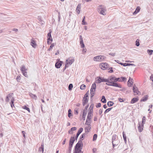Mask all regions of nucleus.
<instances>
[{"label": "nucleus", "instance_id": "1", "mask_svg": "<svg viewBox=\"0 0 153 153\" xmlns=\"http://www.w3.org/2000/svg\"><path fill=\"white\" fill-rule=\"evenodd\" d=\"M97 10L100 14L103 15H106V10L104 6L102 5L99 6L97 8Z\"/></svg>", "mask_w": 153, "mask_h": 153}, {"label": "nucleus", "instance_id": "2", "mask_svg": "<svg viewBox=\"0 0 153 153\" xmlns=\"http://www.w3.org/2000/svg\"><path fill=\"white\" fill-rule=\"evenodd\" d=\"M105 58V57L104 56H97L93 58V60L95 61L101 62L103 61Z\"/></svg>", "mask_w": 153, "mask_h": 153}, {"label": "nucleus", "instance_id": "3", "mask_svg": "<svg viewBox=\"0 0 153 153\" xmlns=\"http://www.w3.org/2000/svg\"><path fill=\"white\" fill-rule=\"evenodd\" d=\"M108 82L106 79H105L103 77L99 76L95 79V82L97 83H100L101 82Z\"/></svg>", "mask_w": 153, "mask_h": 153}, {"label": "nucleus", "instance_id": "4", "mask_svg": "<svg viewBox=\"0 0 153 153\" xmlns=\"http://www.w3.org/2000/svg\"><path fill=\"white\" fill-rule=\"evenodd\" d=\"M117 82H109L111 84H107L106 85L108 86H113L115 87H119L120 88H122V87L120 84L116 83Z\"/></svg>", "mask_w": 153, "mask_h": 153}, {"label": "nucleus", "instance_id": "5", "mask_svg": "<svg viewBox=\"0 0 153 153\" xmlns=\"http://www.w3.org/2000/svg\"><path fill=\"white\" fill-rule=\"evenodd\" d=\"M74 59L73 57H70L66 61L65 64L67 65H71L74 62Z\"/></svg>", "mask_w": 153, "mask_h": 153}, {"label": "nucleus", "instance_id": "6", "mask_svg": "<svg viewBox=\"0 0 153 153\" xmlns=\"http://www.w3.org/2000/svg\"><path fill=\"white\" fill-rule=\"evenodd\" d=\"M89 106V105H88L87 106H86L85 109L83 111V114H82V119L83 120H85V116L86 115L87 113V111L88 110V108Z\"/></svg>", "mask_w": 153, "mask_h": 153}, {"label": "nucleus", "instance_id": "7", "mask_svg": "<svg viewBox=\"0 0 153 153\" xmlns=\"http://www.w3.org/2000/svg\"><path fill=\"white\" fill-rule=\"evenodd\" d=\"M116 77L115 76H109L108 79H107L108 81V82H106V83L105 84L106 85V84H108V83H109V84H111L110 83H109V82H115V80L116 79Z\"/></svg>", "mask_w": 153, "mask_h": 153}, {"label": "nucleus", "instance_id": "8", "mask_svg": "<svg viewBox=\"0 0 153 153\" xmlns=\"http://www.w3.org/2000/svg\"><path fill=\"white\" fill-rule=\"evenodd\" d=\"M126 78L124 77H120L116 78L115 80V82L119 81V82H122L126 81Z\"/></svg>", "mask_w": 153, "mask_h": 153}, {"label": "nucleus", "instance_id": "9", "mask_svg": "<svg viewBox=\"0 0 153 153\" xmlns=\"http://www.w3.org/2000/svg\"><path fill=\"white\" fill-rule=\"evenodd\" d=\"M133 92L136 94H139V93H140V92L138 91V88L135 85H134L133 86Z\"/></svg>", "mask_w": 153, "mask_h": 153}, {"label": "nucleus", "instance_id": "10", "mask_svg": "<svg viewBox=\"0 0 153 153\" xmlns=\"http://www.w3.org/2000/svg\"><path fill=\"white\" fill-rule=\"evenodd\" d=\"M58 61H57V62L55 64V67L57 68H59L63 64V62L62 61H59V59H58Z\"/></svg>", "mask_w": 153, "mask_h": 153}, {"label": "nucleus", "instance_id": "11", "mask_svg": "<svg viewBox=\"0 0 153 153\" xmlns=\"http://www.w3.org/2000/svg\"><path fill=\"white\" fill-rule=\"evenodd\" d=\"M100 65L101 67V69L103 70L109 67V65L107 63H102Z\"/></svg>", "mask_w": 153, "mask_h": 153}, {"label": "nucleus", "instance_id": "12", "mask_svg": "<svg viewBox=\"0 0 153 153\" xmlns=\"http://www.w3.org/2000/svg\"><path fill=\"white\" fill-rule=\"evenodd\" d=\"M74 137H71L69 141V146H73V144L74 142V141L76 139L74 138Z\"/></svg>", "mask_w": 153, "mask_h": 153}, {"label": "nucleus", "instance_id": "13", "mask_svg": "<svg viewBox=\"0 0 153 153\" xmlns=\"http://www.w3.org/2000/svg\"><path fill=\"white\" fill-rule=\"evenodd\" d=\"M83 131V128H79V130L78 131V132L77 133H76V135L75 137L74 138L75 139H76V140H77L78 136L79 135V134L82 133V132Z\"/></svg>", "mask_w": 153, "mask_h": 153}, {"label": "nucleus", "instance_id": "14", "mask_svg": "<svg viewBox=\"0 0 153 153\" xmlns=\"http://www.w3.org/2000/svg\"><path fill=\"white\" fill-rule=\"evenodd\" d=\"M83 146V143L81 140H80L76 144L75 147L77 148H80L81 147H82Z\"/></svg>", "mask_w": 153, "mask_h": 153}, {"label": "nucleus", "instance_id": "15", "mask_svg": "<svg viewBox=\"0 0 153 153\" xmlns=\"http://www.w3.org/2000/svg\"><path fill=\"white\" fill-rule=\"evenodd\" d=\"M95 83L96 82H95L93 83L90 89V91L91 92H95L96 88Z\"/></svg>", "mask_w": 153, "mask_h": 153}, {"label": "nucleus", "instance_id": "16", "mask_svg": "<svg viewBox=\"0 0 153 153\" xmlns=\"http://www.w3.org/2000/svg\"><path fill=\"white\" fill-rule=\"evenodd\" d=\"M127 83L128 87H131L133 83V79L130 77H129Z\"/></svg>", "mask_w": 153, "mask_h": 153}, {"label": "nucleus", "instance_id": "17", "mask_svg": "<svg viewBox=\"0 0 153 153\" xmlns=\"http://www.w3.org/2000/svg\"><path fill=\"white\" fill-rule=\"evenodd\" d=\"M30 45L34 48H35L36 46V41L33 40V39L31 40Z\"/></svg>", "mask_w": 153, "mask_h": 153}, {"label": "nucleus", "instance_id": "18", "mask_svg": "<svg viewBox=\"0 0 153 153\" xmlns=\"http://www.w3.org/2000/svg\"><path fill=\"white\" fill-rule=\"evenodd\" d=\"M139 125L138 127V128L139 131L140 132L142 131L143 129L144 125L142 124L141 125H140L139 123Z\"/></svg>", "mask_w": 153, "mask_h": 153}, {"label": "nucleus", "instance_id": "19", "mask_svg": "<svg viewBox=\"0 0 153 153\" xmlns=\"http://www.w3.org/2000/svg\"><path fill=\"white\" fill-rule=\"evenodd\" d=\"M44 144L43 143H42L41 146L39 147V151L41 152L42 151V153H44Z\"/></svg>", "mask_w": 153, "mask_h": 153}, {"label": "nucleus", "instance_id": "20", "mask_svg": "<svg viewBox=\"0 0 153 153\" xmlns=\"http://www.w3.org/2000/svg\"><path fill=\"white\" fill-rule=\"evenodd\" d=\"M88 101V98H84V97L83 98L82 100V105L84 106L86 103H87Z\"/></svg>", "mask_w": 153, "mask_h": 153}, {"label": "nucleus", "instance_id": "21", "mask_svg": "<svg viewBox=\"0 0 153 153\" xmlns=\"http://www.w3.org/2000/svg\"><path fill=\"white\" fill-rule=\"evenodd\" d=\"M81 8V4H79L77 6L76 8V12L78 14H79L80 13V9Z\"/></svg>", "mask_w": 153, "mask_h": 153}, {"label": "nucleus", "instance_id": "22", "mask_svg": "<svg viewBox=\"0 0 153 153\" xmlns=\"http://www.w3.org/2000/svg\"><path fill=\"white\" fill-rule=\"evenodd\" d=\"M27 69L26 68L25 66L24 65H22L21 66L20 68V70L21 72L26 71H27Z\"/></svg>", "mask_w": 153, "mask_h": 153}, {"label": "nucleus", "instance_id": "23", "mask_svg": "<svg viewBox=\"0 0 153 153\" xmlns=\"http://www.w3.org/2000/svg\"><path fill=\"white\" fill-rule=\"evenodd\" d=\"M113 143H112L113 145V147L114 148L116 146H117L118 145L119 143V140H114V142H113Z\"/></svg>", "mask_w": 153, "mask_h": 153}, {"label": "nucleus", "instance_id": "24", "mask_svg": "<svg viewBox=\"0 0 153 153\" xmlns=\"http://www.w3.org/2000/svg\"><path fill=\"white\" fill-rule=\"evenodd\" d=\"M148 95H146L141 99L140 102H145L148 99Z\"/></svg>", "mask_w": 153, "mask_h": 153}, {"label": "nucleus", "instance_id": "25", "mask_svg": "<svg viewBox=\"0 0 153 153\" xmlns=\"http://www.w3.org/2000/svg\"><path fill=\"white\" fill-rule=\"evenodd\" d=\"M138 100V98L134 97L132 99L131 103V104L137 102Z\"/></svg>", "mask_w": 153, "mask_h": 153}, {"label": "nucleus", "instance_id": "26", "mask_svg": "<svg viewBox=\"0 0 153 153\" xmlns=\"http://www.w3.org/2000/svg\"><path fill=\"white\" fill-rule=\"evenodd\" d=\"M118 137L115 134H114L113 135L112 139V143H113V142H114V140H118Z\"/></svg>", "mask_w": 153, "mask_h": 153}, {"label": "nucleus", "instance_id": "27", "mask_svg": "<svg viewBox=\"0 0 153 153\" xmlns=\"http://www.w3.org/2000/svg\"><path fill=\"white\" fill-rule=\"evenodd\" d=\"M14 100L11 99V101L10 102V104L11 108H12L13 110H14L15 108V107L14 105Z\"/></svg>", "mask_w": 153, "mask_h": 153}, {"label": "nucleus", "instance_id": "28", "mask_svg": "<svg viewBox=\"0 0 153 153\" xmlns=\"http://www.w3.org/2000/svg\"><path fill=\"white\" fill-rule=\"evenodd\" d=\"M91 129V126H88L87 127H86L85 128V132L86 133L90 131V130Z\"/></svg>", "mask_w": 153, "mask_h": 153}, {"label": "nucleus", "instance_id": "29", "mask_svg": "<svg viewBox=\"0 0 153 153\" xmlns=\"http://www.w3.org/2000/svg\"><path fill=\"white\" fill-rule=\"evenodd\" d=\"M29 95L31 97L35 100H36L37 98V97L36 95L34 94L31 93H29Z\"/></svg>", "mask_w": 153, "mask_h": 153}, {"label": "nucleus", "instance_id": "30", "mask_svg": "<svg viewBox=\"0 0 153 153\" xmlns=\"http://www.w3.org/2000/svg\"><path fill=\"white\" fill-rule=\"evenodd\" d=\"M102 98L101 100V101L103 103H105L106 102V100L105 97L104 96H102Z\"/></svg>", "mask_w": 153, "mask_h": 153}, {"label": "nucleus", "instance_id": "31", "mask_svg": "<svg viewBox=\"0 0 153 153\" xmlns=\"http://www.w3.org/2000/svg\"><path fill=\"white\" fill-rule=\"evenodd\" d=\"M123 138L125 143H126L127 141V137L125 132L123 131Z\"/></svg>", "mask_w": 153, "mask_h": 153}, {"label": "nucleus", "instance_id": "32", "mask_svg": "<svg viewBox=\"0 0 153 153\" xmlns=\"http://www.w3.org/2000/svg\"><path fill=\"white\" fill-rule=\"evenodd\" d=\"M114 104V102L111 101H109L107 103V105L108 107H111Z\"/></svg>", "mask_w": 153, "mask_h": 153}, {"label": "nucleus", "instance_id": "33", "mask_svg": "<svg viewBox=\"0 0 153 153\" xmlns=\"http://www.w3.org/2000/svg\"><path fill=\"white\" fill-rule=\"evenodd\" d=\"M72 116V114L71 113V109H69L68 110V117L70 118Z\"/></svg>", "mask_w": 153, "mask_h": 153}, {"label": "nucleus", "instance_id": "34", "mask_svg": "<svg viewBox=\"0 0 153 153\" xmlns=\"http://www.w3.org/2000/svg\"><path fill=\"white\" fill-rule=\"evenodd\" d=\"M53 40L52 38H48L47 39V43L48 45L51 44V42H52Z\"/></svg>", "mask_w": 153, "mask_h": 153}, {"label": "nucleus", "instance_id": "35", "mask_svg": "<svg viewBox=\"0 0 153 153\" xmlns=\"http://www.w3.org/2000/svg\"><path fill=\"white\" fill-rule=\"evenodd\" d=\"M13 94V93L12 94H9L6 97V99L5 101L7 102H8L9 101V97H10L11 96V95Z\"/></svg>", "mask_w": 153, "mask_h": 153}, {"label": "nucleus", "instance_id": "36", "mask_svg": "<svg viewBox=\"0 0 153 153\" xmlns=\"http://www.w3.org/2000/svg\"><path fill=\"white\" fill-rule=\"evenodd\" d=\"M80 44L81 48H83L85 47V45L83 43V40L80 41Z\"/></svg>", "mask_w": 153, "mask_h": 153}, {"label": "nucleus", "instance_id": "37", "mask_svg": "<svg viewBox=\"0 0 153 153\" xmlns=\"http://www.w3.org/2000/svg\"><path fill=\"white\" fill-rule=\"evenodd\" d=\"M22 108L25 109H26V110H27V111L29 112H30V109H29V108L28 107H27V106H26V105H24V106L23 107H22Z\"/></svg>", "mask_w": 153, "mask_h": 153}, {"label": "nucleus", "instance_id": "38", "mask_svg": "<svg viewBox=\"0 0 153 153\" xmlns=\"http://www.w3.org/2000/svg\"><path fill=\"white\" fill-rule=\"evenodd\" d=\"M113 108V107L108 108L106 109L104 112V114H105L111 111Z\"/></svg>", "mask_w": 153, "mask_h": 153}, {"label": "nucleus", "instance_id": "39", "mask_svg": "<svg viewBox=\"0 0 153 153\" xmlns=\"http://www.w3.org/2000/svg\"><path fill=\"white\" fill-rule=\"evenodd\" d=\"M147 52L148 54L151 55L152 54L153 52V50H148Z\"/></svg>", "mask_w": 153, "mask_h": 153}, {"label": "nucleus", "instance_id": "40", "mask_svg": "<svg viewBox=\"0 0 153 153\" xmlns=\"http://www.w3.org/2000/svg\"><path fill=\"white\" fill-rule=\"evenodd\" d=\"M55 46V44L54 43H53L51 44L50 48L48 49L49 51H50L51 50L52 48Z\"/></svg>", "mask_w": 153, "mask_h": 153}, {"label": "nucleus", "instance_id": "41", "mask_svg": "<svg viewBox=\"0 0 153 153\" xmlns=\"http://www.w3.org/2000/svg\"><path fill=\"white\" fill-rule=\"evenodd\" d=\"M73 87V85L72 84H70L68 86V90L69 91H71Z\"/></svg>", "mask_w": 153, "mask_h": 153}, {"label": "nucleus", "instance_id": "42", "mask_svg": "<svg viewBox=\"0 0 153 153\" xmlns=\"http://www.w3.org/2000/svg\"><path fill=\"white\" fill-rule=\"evenodd\" d=\"M85 133H84L82 134L80 136V139L81 140H82L84 139V138L85 137Z\"/></svg>", "mask_w": 153, "mask_h": 153}, {"label": "nucleus", "instance_id": "43", "mask_svg": "<svg viewBox=\"0 0 153 153\" xmlns=\"http://www.w3.org/2000/svg\"><path fill=\"white\" fill-rule=\"evenodd\" d=\"M86 87V86L85 85L82 84L81 85L80 87V89L81 90H84Z\"/></svg>", "mask_w": 153, "mask_h": 153}, {"label": "nucleus", "instance_id": "44", "mask_svg": "<svg viewBox=\"0 0 153 153\" xmlns=\"http://www.w3.org/2000/svg\"><path fill=\"white\" fill-rule=\"evenodd\" d=\"M146 120V118L145 116L143 117L142 120V124L143 125L145 124Z\"/></svg>", "mask_w": 153, "mask_h": 153}, {"label": "nucleus", "instance_id": "45", "mask_svg": "<svg viewBox=\"0 0 153 153\" xmlns=\"http://www.w3.org/2000/svg\"><path fill=\"white\" fill-rule=\"evenodd\" d=\"M22 72L24 76L27 77H28V76L27 74V72L26 71Z\"/></svg>", "mask_w": 153, "mask_h": 153}, {"label": "nucleus", "instance_id": "46", "mask_svg": "<svg viewBox=\"0 0 153 153\" xmlns=\"http://www.w3.org/2000/svg\"><path fill=\"white\" fill-rule=\"evenodd\" d=\"M97 134H94V136H93V141H94L96 140L97 139Z\"/></svg>", "mask_w": 153, "mask_h": 153}, {"label": "nucleus", "instance_id": "47", "mask_svg": "<svg viewBox=\"0 0 153 153\" xmlns=\"http://www.w3.org/2000/svg\"><path fill=\"white\" fill-rule=\"evenodd\" d=\"M52 31L51 30H49V32L48 33V38H52V36H51V33Z\"/></svg>", "mask_w": 153, "mask_h": 153}, {"label": "nucleus", "instance_id": "48", "mask_svg": "<svg viewBox=\"0 0 153 153\" xmlns=\"http://www.w3.org/2000/svg\"><path fill=\"white\" fill-rule=\"evenodd\" d=\"M136 45L137 46H138L140 45V43L139 42V40L138 39H137L136 41Z\"/></svg>", "mask_w": 153, "mask_h": 153}, {"label": "nucleus", "instance_id": "49", "mask_svg": "<svg viewBox=\"0 0 153 153\" xmlns=\"http://www.w3.org/2000/svg\"><path fill=\"white\" fill-rule=\"evenodd\" d=\"M90 94H91V96H90V98L91 99H92V98L94 96V94H95V92H91L90 91Z\"/></svg>", "mask_w": 153, "mask_h": 153}, {"label": "nucleus", "instance_id": "50", "mask_svg": "<svg viewBox=\"0 0 153 153\" xmlns=\"http://www.w3.org/2000/svg\"><path fill=\"white\" fill-rule=\"evenodd\" d=\"M91 115L88 114L87 119L88 120H90L91 119Z\"/></svg>", "mask_w": 153, "mask_h": 153}, {"label": "nucleus", "instance_id": "51", "mask_svg": "<svg viewBox=\"0 0 153 153\" xmlns=\"http://www.w3.org/2000/svg\"><path fill=\"white\" fill-rule=\"evenodd\" d=\"M120 64L121 65L123 66H128V63H120Z\"/></svg>", "mask_w": 153, "mask_h": 153}, {"label": "nucleus", "instance_id": "52", "mask_svg": "<svg viewBox=\"0 0 153 153\" xmlns=\"http://www.w3.org/2000/svg\"><path fill=\"white\" fill-rule=\"evenodd\" d=\"M82 24L84 25H87V23L86 22H85L84 19H82Z\"/></svg>", "mask_w": 153, "mask_h": 153}, {"label": "nucleus", "instance_id": "53", "mask_svg": "<svg viewBox=\"0 0 153 153\" xmlns=\"http://www.w3.org/2000/svg\"><path fill=\"white\" fill-rule=\"evenodd\" d=\"M94 106V104H91L90 106L89 109L93 110V108Z\"/></svg>", "mask_w": 153, "mask_h": 153}, {"label": "nucleus", "instance_id": "54", "mask_svg": "<svg viewBox=\"0 0 153 153\" xmlns=\"http://www.w3.org/2000/svg\"><path fill=\"white\" fill-rule=\"evenodd\" d=\"M140 10V8L139 7H137L135 10L136 12H137V13L139 12Z\"/></svg>", "mask_w": 153, "mask_h": 153}, {"label": "nucleus", "instance_id": "55", "mask_svg": "<svg viewBox=\"0 0 153 153\" xmlns=\"http://www.w3.org/2000/svg\"><path fill=\"white\" fill-rule=\"evenodd\" d=\"M74 152H75V153H79L78 148H76V147H75Z\"/></svg>", "mask_w": 153, "mask_h": 153}, {"label": "nucleus", "instance_id": "56", "mask_svg": "<svg viewBox=\"0 0 153 153\" xmlns=\"http://www.w3.org/2000/svg\"><path fill=\"white\" fill-rule=\"evenodd\" d=\"M93 110H89V111L88 113V114L91 115V114L93 113Z\"/></svg>", "mask_w": 153, "mask_h": 153}, {"label": "nucleus", "instance_id": "57", "mask_svg": "<svg viewBox=\"0 0 153 153\" xmlns=\"http://www.w3.org/2000/svg\"><path fill=\"white\" fill-rule=\"evenodd\" d=\"M74 114L76 115H77L78 114V110L76 108H75L74 110Z\"/></svg>", "mask_w": 153, "mask_h": 153}, {"label": "nucleus", "instance_id": "58", "mask_svg": "<svg viewBox=\"0 0 153 153\" xmlns=\"http://www.w3.org/2000/svg\"><path fill=\"white\" fill-rule=\"evenodd\" d=\"M21 79V77L19 76H18L16 77V79L17 81H19Z\"/></svg>", "mask_w": 153, "mask_h": 153}, {"label": "nucleus", "instance_id": "59", "mask_svg": "<svg viewBox=\"0 0 153 153\" xmlns=\"http://www.w3.org/2000/svg\"><path fill=\"white\" fill-rule=\"evenodd\" d=\"M101 106V104L100 103H98L97 105H96V107L97 108L100 107Z\"/></svg>", "mask_w": 153, "mask_h": 153}, {"label": "nucleus", "instance_id": "60", "mask_svg": "<svg viewBox=\"0 0 153 153\" xmlns=\"http://www.w3.org/2000/svg\"><path fill=\"white\" fill-rule=\"evenodd\" d=\"M88 120H87H87H86V123H85V124H86V125H88V126H91V125H90V123H89L88 122Z\"/></svg>", "mask_w": 153, "mask_h": 153}, {"label": "nucleus", "instance_id": "61", "mask_svg": "<svg viewBox=\"0 0 153 153\" xmlns=\"http://www.w3.org/2000/svg\"><path fill=\"white\" fill-rule=\"evenodd\" d=\"M76 129V127H73L71 128V131H75Z\"/></svg>", "mask_w": 153, "mask_h": 153}, {"label": "nucleus", "instance_id": "62", "mask_svg": "<svg viewBox=\"0 0 153 153\" xmlns=\"http://www.w3.org/2000/svg\"><path fill=\"white\" fill-rule=\"evenodd\" d=\"M72 147L70 146H69V148H68V152H69V153H70L71 152V148H72Z\"/></svg>", "mask_w": 153, "mask_h": 153}, {"label": "nucleus", "instance_id": "63", "mask_svg": "<svg viewBox=\"0 0 153 153\" xmlns=\"http://www.w3.org/2000/svg\"><path fill=\"white\" fill-rule=\"evenodd\" d=\"M102 113V110L101 109H100L99 111V114L100 115Z\"/></svg>", "mask_w": 153, "mask_h": 153}, {"label": "nucleus", "instance_id": "64", "mask_svg": "<svg viewBox=\"0 0 153 153\" xmlns=\"http://www.w3.org/2000/svg\"><path fill=\"white\" fill-rule=\"evenodd\" d=\"M118 100L120 102H122L124 101L123 99L120 98H118Z\"/></svg>", "mask_w": 153, "mask_h": 153}]
</instances>
